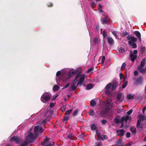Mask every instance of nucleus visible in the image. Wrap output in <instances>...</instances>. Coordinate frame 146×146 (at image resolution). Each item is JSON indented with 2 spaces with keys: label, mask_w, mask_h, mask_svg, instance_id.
Here are the masks:
<instances>
[{
  "label": "nucleus",
  "mask_w": 146,
  "mask_h": 146,
  "mask_svg": "<svg viewBox=\"0 0 146 146\" xmlns=\"http://www.w3.org/2000/svg\"><path fill=\"white\" fill-rule=\"evenodd\" d=\"M51 96L50 93L45 92L40 98L41 101L43 103H46L50 99Z\"/></svg>",
  "instance_id": "obj_1"
},
{
  "label": "nucleus",
  "mask_w": 146,
  "mask_h": 146,
  "mask_svg": "<svg viewBox=\"0 0 146 146\" xmlns=\"http://www.w3.org/2000/svg\"><path fill=\"white\" fill-rule=\"evenodd\" d=\"M104 105L107 110H110L113 105L112 100L111 99L106 100L105 102Z\"/></svg>",
  "instance_id": "obj_2"
},
{
  "label": "nucleus",
  "mask_w": 146,
  "mask_h": 146,
  "mask_svg": "<svg viewBox=\"0 0 146 146\" xmlns=\"http://www.w3.org/2000/svg\"><path fill=\"white\" fill-rule=\"evenodd\" d=\"M43 128L41 126H36L34 128V132L36 136H39V133H41L44 131Z\"/></svg>",
  "instance_id": "obj_3"
},
{
  "label": "nucleus",
  "mask_w": 146,
  "mask_h": 146,
  "mask_svg": "<svg viewBox=\"0 0 146 146\" xmlns=\"http://www.w3.org/2000/svg\"><path fill=\"white\" fill-rule=\"evenodd\" d=\"M10 140L11 141H14L15 143L18 144L20 143L21 141H22V138L14 136L11 137L10 139Z\"/></svg>",
  "instance_id": "obj_4"
},
{
  "label": "nucleus",
  "mask_w": 146,
  "mask_h": 146,
  "mask_svg": "<svg viewBox=\"0 0 146 146\" xmlns=\"http://www.w3.org/2000/svg\"><path fill=\"white\" fill-rule=\"evenodd\" d=\"M127 39L129 40L128 42L129 45H131L133 42H135L137 40L136 38L131 36V35H129L127 36Z\"/></svg>",
  "instance_id": "obj_5"
},
{
  "label": "nucleus",
  "mask_w": 146,
  "mask_h": 146,
  "mask_svg": "<svg viewBox=\"0 0 146 146\" xmlns=\"http://www.w3.org/2000/svg\"><path fill=\"white\" fill-rule=\"evenodd\" d=\"M79 77L80 79L78 82L77 86L79 84H80V85H82L85 79V75L83 74H80Z\"/></svg>",
  "instance_id": "obj_6"
},
{
  "label": "nucleus",
  "mask_w": 146,
  "mask_h": 146,
  "mask_svg": "<svg viewBox=\"0 0 146 146\" xmlns=\"http://www.w3.org/2000/svg\"><path fill=\"white\" fill-rule=\"evenodd\" d=\"M101 21L103 24H108L110 22L109 18L108 17H104L101 19Z\"/></svg>",
  "instance_id": "obj_7"
},
{
  "label": "nucleus",
  "mask_w": 146,
  "mask_h": 146,
  "mask_svg": "<svg viewBox=\"0 0 146 146\" xmlns=\"http://www.w3.org/2000/svg\"><path fill=\"white\" fill-rule=\"evenodd\" d=\"M38 136H36V134H35V133L34 134L30 132L28 134V137H27L29 139H30L32 141V140H31L35 139L36 137Z\"/></svg>",
  "instance_id": "obj_8"
},
{
  "label": "nucleus",
  "mask_w": 146,
  "mask_h": 146,
  "mask_svg": "<svg viewBox=\"0 0 146 146\" xmlns=\"http://www.w3.org/2000/svg\"><path fill=\"white\" fill-rule=\"evenodd\" d=\"M32 143L31 141L29 139L28 137H27L25 141L23 142L21 144L20 146H26L27 144Z\"/></svg>",
  "instance_id": "obj_9"
},
{
  "label": "nucleus",
  "mask_w": 146,
  "mask_h": 146,
  "mask_svg": "<svg viewBox=\"0 0 146 146\" xmlns=\"http://www.w3.org/2000/svg\"><path fill=\"white\" fill-rule=\"evenodd\" d=\"M106 40L110 45H112L114 44V41L111 37L108 36Z\"/></svg>",
  "instance_id": "obj_10"
},
{
  "label": "nucleus",
  "mask_w": 146,
  "mask_h": 146,
  "mask_svg": "<svg viewBox=\"0 0 146 146\" xmlns=\"http://www.w3.org/2000/svg\"><path fill=\"white\" fill-rule=\"evenodd\" d=\"M124 99V97H122L121 93H120L117 94L116 99L117 101L121 100V102L123 101Z\"/></svg>",
  "instance_id": "obj_11"
},
{
  "label": "nucleus",
  "mask_w": 146,
  "mask_h": 146,
  "mask_svg": "<svg viewBox=\"0 0 146 146\" xmlns=\"http://www.w3.org/2000/svg\"><path fill=\"white\" fill-rule=\"evenodd\" d=\"M116 133L118 135L123 136L125 133L124 130L123 129H118L116 131Z\"/></svg>",
  "instance_id": "obj_12"
},
{
  "label": "nucleus",
  "mask_w": 146,
  "mask_h": 146,
  "mask_svg": "<svg viewBox=\"0 0 146 146\" xmlns=\"http://www.w3.org/2000/svg\"><path fill=\"white\" fill-rule=\"evenodd\" d=\"M117 84V82L116 80H113L112 81V84L111 89L112 90H114L116 88Z\"/></svg>",
  "instance_id": "obj_13"
},
{
  "label": "nucleus",
  "mask_w": 146,
  "mask_h": 146,
  "mask_svg": "<svg viewBox=\"0 0 146 146\" xmlns=\"http://www.w3.org/2000/svg\"><path fill=\"white\" fill-rule=\"evenodd\" d=\"M130 57H131V60L132 62H134L137 58V55H134L133 54L131 50L130 53L129 54Z\"/></svg>",
  "instance_id": "obj_14"
},
{
  "label": "nucleus",
  "mask_w": 146,
  "mask_h": 146,
  "mask_svg": "<svg viewBox=\"0 0 146 146\" xmlns=\"http://www.w3.org/2000/svg\"><path fill=\"white\" fill-rule=\"evenodd\" d=\"M137 69L140 73L142 74L145 73V70L143 68V67L138 66Z\"/></svg>",
  "instance_id": "obj_15"
},
{
  "label": "nucleus",
  "mask_w": 146,
  "mask_h": 146,
  "mask_svg": "<svg viewBox=\"0 0 146 146\" xmlns=\"http://www.w3.org/2000/svg\"><path fill=\"white\" fill-rule=\"evenodd\" d=\"M134 34L139 38L140 41H141V35L140 32L138 31H136L134 32Z\"/></svg>",
  "instance_id": "obj_16"
},
{
  "label": "nucleus",
  "mask_w": 146,
  "mask_h": 146,
  "mask_svg": "<svg viewBox=\"0 0 146 146\" xmlns=\"http://www.w3.org/2000/svg\"><path fill=\"white\" fill-rule=\"evenodd\" d=\"M141 78H142V77L141 76L140 77H138L137 79L136 82L137 84V85H139L142 82V80Z\"/></svg>",
  "instance_id": "obj_17"
},
{
  "label": "nucleus",
  "mask_w": 146,
  "mask_h": 146,
  "mask_svg": "<svg viewBox=\"0 0 146 146\" xmlns=\"http://www.w3.org/2000/svg\"><path fill=\"white\" fill-rule=\"evenodd\" d=\"M74 72L75 71L73 69L70 70L69 72L68 77L69 78L73 76L74 74Z\"/></svg>",
  "instance_id": "obj_18"
},
{
  "label": "nucleus",
  "mask_w": 146,
  "mask_h": 146,
  "mask_svg": "<svg viewBox=\"0 0 146 146\" xmlns=\"http://www.w3.org/2000/svg\"><path fill=\"white\" fill-rule=\"evenodd\" d=\"M123 118L125 122L126 123L128 120H130L131 119V118L130 116L128 115H126L124 117H122Z\"/></svg>",
  "instance_id": "obj_19"
},
{
  "label": "nucleus",
  "mask_w": 146,
  "mask_h": 146,
  "mask_svg": "<svg viewBox=\"0 0 146 146\" xmlns=\"http://www.w3.org/2000/svg\"><path fill=\"white\" fill-rule=\"evenodd\" d=\"M141 120L140 119L138 120L137 125V127L138 129H141L142 126L141 125Z\"/></svg>",
  "instance_id": "obj_20"
},
{
  "label": "nucleus",
  "mask_w": 146,
  "mask_h": 146,
  "mask_svg": "<svg viewBox=\"0 0 146 146\" xmlns=\"http://www.w3.org/2000/svg\"><path fill=\"white\" fill-rule=\"evenodd\" d=\"M146 61V59L145 58H144L142 61L141 62L140 64L138 66L141 67H144L145 65V62Z\"/></svg>",
  "instance_id": "obj_21"
},
{
  "label": "nucleus",
  "mask_w": 146,
  "mask_h": 146,
  "mask_svg": "<svg viewBox=\"0 0 146 146\" xmlns=\"http://www.w3.org/2000/svg\"><path fill=\"white\" fill-rule=\"evenodd\" d=\"M120 121L119 116L116 117L114 119V122L115 123H119Z\"/></svg>",
  "instance_id": "obj_22"
},
{
  "label": "nucleus",
  "mask_w": 146,
  "mask_h": 146,
  "mask_svg": "<svg viewBox=\"0 0 146 146\" xmlns=\"http://www.w3.org/2000/svg\"><path fill=\"white\" fill-rule=\"evenodd\" d=\"M112 33L115 37L116 39H118V36L117 35L118 32L116 31H111Z\"/></svg>",
  "instance_id": "obj_23"
},
{
  "label": "nucleus",
  "mask_w": 146,
  "mask_h": 146,
  "mask_svg": "<svg viewBox=\"0 0 146 146\" xmlns=\"http://www.w3.org/2000/svg\"><path fill=\"white\" fill-rule=\"evenodd\" d=\"M135 95H131V94H129L127 95V98L128 100L133 99L134 98Z\"/></svg>",
  "instance_id": "obj_24"
},
{
  "label": "nucleus",
  "mask_w": 146,
  "mask_h": 146,
  "mask_svg": "<svg viewBox=\"0 0 146 146\" xmlns=\"http://www.w3.org/2000/svg\"><path fill=\"white\" fill-rule=\"evenodd\" d=\"M124 121L123 118H121L119 122L121 124V125L120 126V128H122L123 127L124 125Z\"/></svg>",
  "instance_id": "obj_25"
},
{
  "label": "nucleus",
  "mask_w": 146,
  "mask_h": 146,
  "mask_svg": "<svg viewBox=\"0 0 146 146\" xmlns=\"http://www.w3.org/2000/svg\"><path fill=\"white\" fill-rule=\"evenodd\" d=\"M111 86V83H110L106 85L105 88V89L107 90H109L110 89Z\"/></svg>",
  "instance_id": "obj_26"
},
{
  "label": "nucleus",
  "mask_w": 146,
  "mask_h": 146,
  "mask_svg": "<svg viewBox=\"0 0 146 146\" xmlns=\"http://www.w3.org/2000/svg\"><path fill=\"white\" fill-rule=\"evenodd\" d=\"M72 109H71L67 110L65 113V115H70L71 113L72 112Z\"/></svg>",
  "instance_id": "obj_27"
},
{
  "label": "nucleus",
  "mask_w": 146,
  "mask_h": 146,
  "mask_svg": "<svg viewBox=\"0 0 146 146\" xmlns=\"http://www.w3.org/2000/svg\"><path fill=\"white\" fill-rule=\"evenodd\" d=\"M59 88V87L57 85H55L53 87V90L54 91H58Z\"/></svg>",
  "instance_id": "obj_28"
},
{
  "label": "nucleus",
  "mask_w": 146,
  "mask_h": 146,
  "mask_svg": "<svg viewBox=\"0 0 146 146\" xmlns=\"http://www.w3.org/2000/svg\"><path fill=\"white\" fill-rule=\"evenodd\" d=\"M145 47L142 46L140 47V51L142 54L144 53L145 52Z\"/></svg>",
  "instance_id": "obj_29"
},
{
  "label": "nucleus",
  "mask_w": 146,
  "mask_h": 146,
  "mask_svg": "<svg viewBox=\"0 0 146 146\" xmlns=\"http://www.w3.org/2000/svg\"><path fill=\"white\" fill-rule=\"evenodd\" d=\"M90 104L91 106H94L96 104V102L94 100H92L90 101Z\"/></svg>",
  "instance_id": "obj_30"
},
{
  "label": "nucleus",
  "mask_w": 146,
  "mask_h": 146,
  "mask_svg": "<svg viewBox=\"0 0 146 146\" xmlns=\"http://www.w3.org/2000/svg\"><path fill=\"white\" fill-rule=\"evenodd\" d=\"M93 88V85L91 84H89L86 87V90H90Z\"/></svg>",
  "instance_id": "obj_31"
},
{
  "label": "nucleus",
  "mask_w": 146,
  "mask_h": 146,
  "mask_svg": "<svg viewBox=\"0 0 146 146\" xmlns=\"http://www.w3.org/2000/svg\"><path fill=\"white\" fill-rule=\"evenodd\" d=\"M100 41V38L98 37H96L94 39V42L95 43H97L98 42Z\"/></svg>",
  "instance_id": "obj_32"
},
{
  "label": "nucleus",
  "mask_w": 146,
  "mask_h": 146,
  "mask_svg": "<svg viewBox=\"0 0 146 146\" xmlns=\"http://www.w3.org/2000/svg\"><path fill=\"white\" fill-rule=\"evenodd\" d=\"M102 36L104 38L107 37L108 35L106 31L104 30H103L102 32Z\"/></svg>",
  "instance_id": "obj_33"
},
{
  "label": "nucleus",
  "mask_w": 146,
  "mask_h": 146,
  "mask_svg": "<svg viewBox=\"0 0 146 146\" xmlns=\"http://www.w3.org/2000/svg\"><path fill=\"white\" fill-rule=\"evenodd\" d=\"M96 134L97 135L98 137L100 139H101L102 140H103V139L102 137V136L100 135V134L99 133H98V131L97 130L96 131Z\"/></svg>",
  "instance_id": "obj_34"
},
{
  "label": "nucleus",
  "mask_w": 146,
  "mask_h": 146,
  "mask_svg": "<svg viewBox=\"0 0 146 146\" xmlns=\"http://www.w3.org/2000/svg\"><path fill=\"white\" fill-rule=\"evenodd\" d=\"M89 114L90 115L93 116L95 115V113L93 110H90Z\"/></svg>",
  "instance_id": "obj_35"
},
{
  "label": "nucleus",
  "mask_w": 146,
  "mask_h": 146,
  "mask_svg": "<svg viewBox=\"0 0 146 146\" xmlns=\"http://www.w3.org/2000/svg\"><path fill=\"white\" fill-rule=\"evenodd\" d=\"M91 128L92 130H95L96 128V126L95 124H92L91 126Z\"/></svg>",
  "instance_id": "obj_36"
},
{
  "label": "nucleus",
  "mask_w": 146,
  "mask_h": 146,
  "mask_svg": "<svg viewBox=\"0 0 146 146\" xmlns=\"http://www.w3.org/2000/svg\"><path fill=\"white\" fill-rule=\"evenodd\" d=\"M66 105H64L61 108V110L62 112H64L66 110Z\"/></svg>",
  "instance_id": "obj_37"
},
{
  "label": "nucleus",
  "mask_w": 146,
  "mask_h": 146,
  "mask_svg": "<svg viewBox=\"0 0 146 146\" xmlns=\"http://www.w3.org/2000/svg\"><path fill=\"white\" fill-rule=\"evenodd\" d=\"M128 84V82L126 81L122 85V88L123 89L125 88Z\"/></svg>",
  "instance_id": "obj_38"
},
{
  "label": "nucleus",
  "mask_w": 146,
  "mask_h": 146,
  "mask_svg": "<svg viewBox=\"0 0 146 146\" xmlns=\"http://www.w3.org/2000/svg\"><path fill=\"white\" fill-rule=\"evenodd\" d=\"M78 112V110L77 109H76V110H75L74 111V113L72 114L74 116H76L77 115Z\"/></svg>",
  "instance_id": "obj_39"
},
{
  "label": "nucleus",
  "mask_w": 146,
  "mask_h": 146,
  "mask_svg": "<svg viewBox=\"0 0 146 146\" xmlns=\"http://www.w3.org/2000/svg\"><path fill=\"white\" fill-rule=\"evenodd\" d=\"M80 74L79 73L76 76L74 80V81L76 83L77 82L78 80V78L79 77H80Z\"/></svg>",
  "instance_id": "obj_40"
},
{
  "label": "nucleus",
  "mask_w": 146,
  "mask_h": 146,
  "mask_svg": "<svg viewBox=\"0 0 146 146\" xmlns=\"http://www.w3.org/2000/svg\"><path fill=\"white\" fill-rule=\"evenodd\" d=\"M130 45L133 48H135L137 47V44L135 42H132L131 45Z\"/></svg>",
  "instance_id": "obj_41"
},
{
  "label": "nucleus",
  "mask_w": 146,
  "mask_h": 146,
  "mask_svg": "<svg viewBox=\"0 0 146 146\" xmlns=\"http://www.w3.org/2000/svg\"><path fill=\"white\" fill-rule=\"evenodd\" d=\"M126 65V64L125 62H124L122 64V65L121 66V70L122 71L123 70V69L125 68Z\"/></svg>",
  "instance_id": "obj_42"
},
{
  "label": "nucleus",
  "mask_w": 146,
  "mask_h": 146,
  "mask_svg": "<svg viewBox=\"0 0 146 146\" xmlns=\"http://www.w3.org/2000/svg\"><path fill=\"white\" fill-rule=\"evenodd\" d=\"M118 50L121 53H123L125 51L124 49L122 47H120L118 49Z\"/></svg>",
  "instance_id": "obj_43"
},
{
  "label": "nucleus",
  "mask_w": 146,
  "mask_h": 146,
  "mask_svg": "<svg viewBox=\"0 0 146 146\" xmlns=\"http://www.w3.org/2000/svg\"><path fill=\"white\" fill-rule=\"evenodd\" d=\"M68 118L69 117L68 116L66 115H65V116H64V118L63 119V121H67L68 120Z\"/></svg>",
  "instance_id": "obj_44"
},
{
  "label": "nucleus",
  "mask_w": 146,
  "mask_h": 146,
  "mask_svg": "<svg viewBox=\"0 0 146 146\" xmlns=\"http://www.w3.org/2000/svg\"><path fill=\"white\" fill-rule=\"evenodd\" d=\"M94 69L93 67H92L90 68H89L87 71V74H89L91 72L93 71Z\"/></svg>",
  "instance_id": "obj_45"
},
{
  "label": "nucleus",
  "mask_w": 146,
  "mask_h": 146,
  "mask_svg": "<svg viewBox=\"0 0 146 146\" xmlns=\"http://www.w3.org/2000/svg\"><path fill=\"white\" fill-rule=\"evenodd\" d=\"M67 137L68 138L70 139H72L74 137L72 134H70Z\"/></svg>",
  "instance_id": "obj_46"
},
{
  "label": "nucleus",
  "mask_w": 146,
  "mask_h": 146,
  "mask_svg": "<svg viewBox=\"0 0 146 146\" xmlns=\"http://www.w3.org/2000/svg\"><path fill=\"white\" fill-rule=\"evenodd\" d=\"M70 88H72V90L74 91L77 88V87L74 84L72 86L70 87Z\"/></svg>",
  "instance_id": "obj_47"
},
{
  "label": "nucleus",
  "mask_w": 146,
  "mask_h": 146,
  "mask_svg": "<svg viewBox=\"0 0 146 146\" xmlns=\"http://www.w3.org/2000/svg\"><path fill=\"white\" fill-rule=\"evenodd\" d=\"M108 110H106H106L102 111L101 112V114H102L103 115L106 114L107 113L108 111Z\"/></svg>",
  "instance_id": "obj_48"
},
{
  "label": "nucleus",
  "mask_w": 146,
  "mask_h": 146,
  "mask_svg": "<svg viewBox=\"0 0 146 146\" xmlns=\"http://www.w3.org/2000/svg\"><path fill=\"white\" fill-rule=\"evenodd\" d=\"M101 122L102 125H104L107 123V121L105 119H103L101 121Z\"/></svg>",
  "instance_id": "obj_49"
},
{
  "label": "nucleus",
  "mask_w": 146,
  "mask_h": 146,
  "mask_svg": "<svg viewBox=\"0 0 146 146\" xmlns=\"http://www.w3.org/2000/svg\"><path fill=\"white\" fill-rule=\"evenodd\" d=\"M105 56H102V61H101V63L102 64H104V62H105Z\"/></svg>",
  "instance_id": "obj_50"
},
{
  "label": "nucleus",
  "mask_w": 146,
  "mask_h": 146,
  "mask_svg": "<svg viewBox=\"0 0 146 146\" xmlns=\"http://www.w3.org/2000/svg\"><path fill=\"white\" fill-rule=\"evenodd\" d=\"M47 5L48 7H52L53 6V5L52 3L51 2H49L47 4Z\"/></svg>",
  "instance_id": "obj_51"
},
{
  "label": "nucleus",
  "mask_w": 146,
  "mask_h": 146,
  "mask_svg": "<svg viewBox=\"0 0 146 146\" xmlns=\"http://www.w3.org/2000/svg\"><path fill=\"white\" fill-rule=\"evenodd\" d=\"M140 118L142 120H143L145 119V116L143 114H140Z\"/></svg>",
  "instance_id": "obj_52"
},
{
  "label": "nucleus",
  "mask_w": 146,
  "mask_h": 146,
  "mask_svg": "<svg viewBox=\"0 0 146 146\" xmlns=\"http://www.w3.org/2000/svg\"><path fill=\"white\" fill-rule=\"evenodd\" d=\"M126 137L127 138H129L130 137L131 135V133H130L127 132V133L126 134Z\"/></svg>",
  "instance_id": "obj_53"
},
{
  "label": "nucleus",
  "mask_w": 146,
  "mask_h": 146,
  "mask_svg": "<svg viewBox=\"0 0 146 146\" xmlns=\"http://www.w3.org/2000/svg\"><path fill=\"white\" fill-rule=\"evenodd\" d=\"M128 34L129 33L126 31L122 33L123 36H125L128 35Z\"/></svg>",
  "instance_id": "obj_54"
},
{
  "label": "nucleus",
  "mask_w": 146,
  "mask_h": 146,
  "mask_svg": "<svg viewBox=\"0 0 146 146\" xmlns=\"http://www.w3.org/2000/svg\"><path fill=\"white\" fill-rule=\"evenodd\" d=\"M133 111V110H130L129 111H128L127 112V113L128 115H129L130 114H131L132 112Z\"/></svg>",
  "instance_id": "obj_55"
},
{
  "label": "nucleus",
  "mask_w": 146,
  "mask_h": 146,
  "mask_svg": "<svg viewBox=\"0 0 146 146\" xmlns=\"http://www.w3.org/2000/svg\"><path fill=\"white\" fill-rule=\"evenodd\" d=\"M58 96V95L57 94L56 95H54L53 96V98H52V100H55L56 99L57 97Z\"/></svg>",
  "instance_id": "obj_56"
},
{
  "label": "nucleus",
  "mask_w": 146,
  "mask_h": 146,
  "mask_svg": "<svg viewBox=\"0 0 146 146\" xmlns=\"http://www.w3.org/2000/svg\"><path fill=\"white\" fill-rule=\"evenodd\" d=\"M119 76L120 79H121L122 77L124 76V75L121 73H119Z\"/></svg>",
  "instance_id": "obj_57"
},
{
  "label": "nucleus",
  "mask_w": 146,
  "mask_h": 146,
  "mask_svg": "<svg viewBox=\"0 0 146 146\" xmlns=\"http://www.w3.org/2000/svg\"><path fill=\"white\" fill-rule=\"evenodd\" d=\"M132 144V143H131L130 141H129L128 143L127 144L125 145L126 146H131Z\"/></svg>",
  "instance_id": "obj_58"
},
{
  "label": "nucleus",
  "mask_w": 146,
  "mask_h": 146,
  "mask_svg": "<svg viewBox=\"0 0 146 146\" xmlns=\"http://www.w3.org/2000/svg\"><path fill=\"white\" fill-rule=\"evenodd\" d=\"M61 73V72L60 71H58L56 73V76L57 77L59 76Z\"/></svg>",
  "instance_id": "obj_59"
},
{
  "label": "nucleus",
  "mask_w": 146,
  "mask_h": 146,
  "mask_svg": "<svg viewBox=\"0 0 146 146\" xmlns=\"http://www.w3.org/2000/svg\"><path fill=\"white\" fill-rule=\"evenodd\" d=\"M48 140L47 138H46L44 139V140L43 141H44L45 143H48Z\"/></svg>",
  "instance_id": "obj_60"
},
{
  "label": "nucleus",
  "mask_w": 146,
  "mask_h": 146,
  "mask_svg": "<svg viewBox=\"0 0 146 146\" xmlns=\"http://www.w3.org/2000/svg\"><path fill=\"white\" fill-rule=\"evenodd\" d=\"M70 85V84L69 83H68L67 84H66L65 86H64L62 89H64L65 88H66L68 87Z\"/></svg>",
  "instance_id": "obj_61"
},
{
  "label": "nucleus",
  "mask_w": 146,
  "mask_h": 146,
  "mask_svg": "<svg viewBox=\"0 0 146 146\" xmlns=\"http://www.w3.org/2000/svg\"><path fill=\"white\" fill-rule=\"evenodd\" d=\"M136 129H134V130L133 131L132 133V135H135L136 133Z\"/></svg>",
  "instance_id": "obj_62"
},
{
  "label": "nucleus",
  "mask_w": 146,
  "mask_h": 146,
  "mask_svg": "<svg viewBox=\"0 0 146 146\" xmlns=\"http://www.w3.org/2000/svg\"><path fill=\"white\" fill-rule=\"evenodd\" d=\"M121 142H122L121 140L119 139L118 140L117 143L119 144V145H122L121 144Z\"/></svg>",
  "instance_id": "obj_63"
},
{
  "label": "nucleus",
  "mask_w": 146,
  "mask_h": 146,
  "mask_svg": "<svg viewBox=\"0 0 146 146\" xmlns=\"http://www.w3.org/2000/svg\"><path fill=\"white\" fill-rule=\"evenodd\" d=\"M45 146H52V144L50 143H47Z\"/></svg>",
  "instance_id": "obj_64"
}]
</instances>
